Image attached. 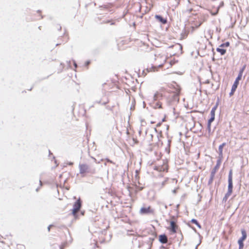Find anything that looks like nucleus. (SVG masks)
<instances>
[{"mask_svg":"<svg viewBox=\"0 0 249 249\" xmlns=\"http://www.w3.org/2000/svg\"><path fill=\"white\" fill-rule=\"evenodd\" d=\"M79 173L82 175V177L85 176L86 173H89L94 174L96 172V170L94 168H91L87 164H81L79 165Z\"/></svg>","mask_w":249,"mask_h":249,"instance_id":"f257e3e1","label":"nucleus"},{"mask_svg":"<svg viewBox=\"0 0 249 249\" xmlns=\"http://www.w3.org/2000/svg\"><path fill=\"white\" fill-rule=\"evenodd\" d=\"M82 207V201L79 198L73 204V208L72 209V214L75 217H77V213L80 211Z\"/></svg>","mask_w":249,"mask_h":249,"instance_id":"f03ea898","label":"nucleus"},{"mask_svg":"<svg viewBox=\"0 0 249 249\" xmlns=\"http://www.w3.org/2000/svg\"><path fill=\"white\" fill-rule=\"evenodd\" d=\"M179 92H173L167 98V102L169 104L178 103L179 101Z\"/></svg>","mask_w":249,"mask_h":249,"instance_id":"7ed1b4c3","label":"nucleus"},{"mask_svg":"<svg viewBox=\"0 0 249 249\" xmlns=\"http://www.w3.org/2000/svg\"><path fill=\"white\" fill-rule=\"evenodd\" d=\"M242 236L239 238L238 241L239 244V249H243L244 247V241L247 238L246 231L244 229L241 230Z\"/></svg>","mask_w":249,"mask_h":249,"instance_id":"20e7f679","label":"nucleus"},{"mask_svg":"<svg viewBox=\"0 0 249 249\" xmlns=\"http://www.w3.org/2000/svg\"><path fill=\"white\" fill-rule=\"evenodd\" d=\"M233 189V183H232V170L231 169L229 171L228 176V191L229 193H232Z\"/></svg>","mask_w":249,"mask_h":249,"instance_id":"39448f33","label":"nucleus"},{"mask_svg":"<svg viewBox=\"0 0 249 249\" xmlns=\"http://www.w3.org/2000/svg\"><path fill=\"white\" fill-rule=\"evenodd\" d=\"M241 79V78L238 77H237L236 78L235 80L234 81V82L232 86L231 92L229 93V95L230 96H232L234 94V93L235 91V90L237 88V86L239 84V81Z\"/></svg>","mask_w":249,"mask_h":249,"instance_id":"423d86ee","label":"nucleus"},{"mask_svg":"<svg viewBox=\"0 0 249 249\" xmlns=\"http://www.w3.org/2000/svg\"><path fill=\"white\" fill-rule=\"evenodd\" d=\"M140 213L142 214H149L154 213V210H152L150 206L148 207H142L140 210Z\"/></svg>","mask_w":249,"mask_h":249,"instance_id":"0eeeda50","label":"nucleus"},{"mask_svg":"<svg viewBox=\"0 0 249 249\" xmlns=\"http://www.w3.org/2000/svg\"><path fill=\"white\" fill-rule=\"evenodd\" d=\"M218 106V102H217L215 105L213 107L211 110V117L208 120L210 122H213L215 119V111Z\"/></svg>","mask_w":249,"mask_h":249,"instance_id":"6e6552de","label":"nucleus"},{"mask_svg":"<svg viewBox=\"0 0 249 249\" xmlns=\"http://www.w3.org/2000/svg\"><path fill=\"white\" fill-rule=\"evenodd\" d=\"M177 226L174 221L171 220L170 222V228L169 230L173 233H176L177 232Z\"/></svg>","mask_w":249,"mask_h":249,"instance_id":"1a4fd4ad","label":"nucleus"},{"mask_svg":"<svg viewBox=\"0 0 249 249\" xmlns=\"http://www.w3.org/2000/svg\"><path fill=\"white\" fill-rule=\"evenodd\" d=\"M221 160H222V158H218V159H217V160L216 161V164L215 166L214 167V168L211 171V172H213V173H214V174L216 173L217 170L219 169V166L221 164Z\"/></svg>","mask_w":249,"mask_h":249,"instance_id":"9d476101","label":"nucleus"},{"mask_svg":"<svg viewBox=\"0 0 249 249\" xmlns=\"http://www.w3.org/2000/svg\"><path fill=\"white\" fill-rule=\"evenodd\" d=\"M156 19L163 24H165L167 22L166 18H164L161 16L159 15H156L155 16Z\"/></svg>","mask_w":249,"mask_h":249,"instance_id":"9b49d317","label":"nucleus"},{"mask_svg":"<svg viewBox=\"0 0 249 249\" xmlns=\"http://www.w3.org/2000/svg\"><path fill=\"white\" fill-rule=\"evenodd\" d=\"M159 241L162 244H166L168 241V238L165 234H162L159 235Z\"/></svg>","mask_w":249,"mask_h":249,"instance_id":"f8f14e48","label":"nucleus"},{"mask_svg":"<svg viewBox=\"0 0 249 249\" xmlns=\"http://www.w3.org/2000/svg\"><path fill=\"white\" fill-rule=\"evenodd\" d=\"M226 143L225 142H223L219 146V147H218L219 157H218V158H222V157H223V147L226 145Z\"/></svg>","mask_w":249,"mask_h":249,"instance_id":"ddd939ff","label":"nucleus"},{"mask_svg":"<svg viewBox=\"0 0 249 249\" xmlns=\"http://www.w3.org/2000/svg\"><path fill=\"white\" fill-rule=\"evenodd\" d=\"M163 95L161 93L156 92L154 95V100L155 101H159L162 99Z\"/></svg>","mask_w":249,"mask_h":249,"instance_id":"4468645a","label":"nucleus"},{"mask_svg":"<svg viewBox=\"0 0 249 249\" xmlns=\"http://www.w3.org/2000/svg\"><path fill=\"white\" fill-rule=\"evenodd\" d=\"M171 47L174 48L176 50H178L181 53H182V46L180 44L177 43L174 45H173V46H171L170 47V48H171Z\"/></svg>","mask_w":249,"mask_h":249,"instance_id":"2eb2a0df","label":"nucleus"},{"mask_svg":"<svg viewBox=\"0 0 249 249\" xmlns=\"http://www.w3.org/2000/svg\"><path fill=\"white\" fill-rule=\"evenodd\" d=\"M216 51L220 53L221 55H224L226 53V50L220 47H218L216 49Z\"/></svg>","mask_w":249,"mask_h":249,"instance_id":"dca6fc26","label":"nucleus"},{"mask_svg":"<svg viewBox=\"0 0 249 249\" xmlns=\"http://www.w3.org/2000/svg\"><path fill=\"white\" fill-rule=\"evenodd\" d=\"M246 67V65H244L239 70L237 77L242 78L243 73Z\"/></svg>","mask_w":249,"mask_h":249,"instance_id":"f3484780","label":"nucleus"},{"mask_svg":"<svg viewBox=\"0 0 249 249\" xmlns=\"http://www.w3.org/2000/svg\"><path fill=\"white\" fill-rule=\"evenodd\" d=\"M102 100L103 102V103H102V105H106L109 102V99L105 95H104L102 96Z\"/></svg>","mask_w":249,"mask_h":249,"instance_id":"a211bd4d","label":"nucleus"},{"mask_svg":"<svg viewBox=\"0 0 249 249\" xmlns=\"http://www.w3.org/2000/svg\"><path fill=\"white\" fill-rule=\"evenodd\" d=\"M215 174L214 173H213V172H211V175H210V178L208 180V185H211L213 181V178H214V176H215Z\"/></svg>","mask_w":249,"mask_h":249,"instance_id":"6ab92c4d","label":"nucleus"},{"mask_svg":"<svg viewBox=\"0 0 249 249\" xmlns=\"http://www.w3.org/2000/svg\"><path fill=\"white\" fill-rule=\"evenodd\" d=\"M191 222L193 224H195L198 228H199V229L201 228V225L199 223V222H198V221L196 219H192L191 220Z\"/></svg>","mask_w":249,"mask_h":249,"instance_id":"aec40b11","label":"nucleus"},{"mask_svg":"<svg viewBox=\"0 0 249 249\" xmlns=\"http://www.w3.org/2000/svg\"><path fill=\"white\" fill-rule=\"evenodd\" d=\"M153 107L154 108H162V105L160 102L159 101L157 102L153 105Z\"/></svg>","mask_w":249,"mask_h":249,"instance_id":"412c9836","label":"nucleus"},{"mask_svg":"<svg viewBox=\"0 0 249 249\" xmlns=\"http://www.w3.org/2000/svg\"><path fill=\"white\" fill-rule=\"evenodd\" d=\"M231 193H229L227 192L226 194L225 195V196H224L222 201L223 202H226L229 197L231 195Z\"/></svg>","mask_w":249,"mask_h":249,"instance_id":"4be33fe9","label":"nucleus"},{"mask_svg":"<svg viewBox=\"0 0 249 249\" xmlns=\"http://www.w3.org/2000/svg\"><path fill=\"white\" fill-rule=\"evenodd\" d=\"M230 42L227 41V42H226L225 43L221 44L219 45V47L223 48L224 47H228L230 46Z\"/></svg>","mask_w":249,"mask_h":249,"instance_id":"5701e85b","label":"nucleus"},{"mask_svg":"<svg viewBox=\"0 0 249 249\" xmlns=\"http://www.w3.org/2000/svg\"><path fill=\"white\" fill-rule=\"evenodd\" d=\"M102 103H103L102 102V98L99 100H95L94 103H93V105H92L91 106V107H94V105L95 104H100V105H102Z\"/></svg>","mask_w":249,"mask_h":249,"instance_id":"b1692460","label":"nucleus"},{"mask_svg":"<svg viewBox=\"0 0 249 249\" xmlns=\"http://www.w3.org/2000/svg\"><path fill=\"white\" fill-rule=\"evenodd\" d=\"M213 122H210L209 121H208V124H207V130H208V132L210 133L211 132V123H212Z\"/></svg>","mask_w":249,"mask_h":249,"instance_id":"393cba45","label":"nucleus"},{"mask_svg":"<svg viewBox=\"0 0 249 249\" xmlns=\"http://www.w3.org/2000/svg\"><path fill=\"white\" fill-rule=\"evenodd\" d=\"M219 7H220V6H219L217 8L216 10V11H215V12H212V13H211V14H212L213 16H215V15H216L218 14V13Z\"/></svg>","mask_w":249,"mask_h":249,"instance_id":"a878e982","label":"nucleus"},{"mask_svg":"<svg viewBox=\"0 0 249 249\" xmlns=\"http://www.w3.org/2000/svg\"><path fill=\"white\" fill-rule=\"evenodd\" d=\"M170 147H168V146H167L166 148H165V151L167 153H170Z\"/></svg>","mask_w":249,"mask_h":249,"instance_id":"bb28decb","label":"nucleus"},{"mask_svg":"<svg viewBox=\"0 0 249 249\" xmlns=\"http://www.w3.org/2000/svg\"><path fill=\"white\" fill-rule=\"evenodd\" d=\"M106 160L107 162H109V163H112V164H115V163H114L113 161H112V160H109V159H108V158H107V159H106Z\"/></svg>","mask_w":249,"mask_h":249,"instance_id":"cd10ccee","label":"nucleus"},{"mask_svg":"<svg viewBox=\"0 0 249 249\" xmlns=\"http://www.w3.org/2000/svg\"><path fill=\"white\" fill-rule=\"evenodd\" d=\"M90 61L88 60L85 62V66H88L90 64Z\"/></svg>","mask_w":249,"mask_h":249,"instance_id":"c85d7f7f","label":"nucleus"},{"mask_svg":"<svg viewBox=\"0 0 249 249\" xmlns=\"http://www.w3.org/2000/svg\"><path fill=\"white\" fill-rule=\"evenodd\" d=\"M171 142V140L168 139V144H167V146H168V147H170Z\"/></svg>","mask_w":249,"mask_h":249,"instance_id":"c756f323","label":"nucleus"},{"mask_svg":"<svg viewBox=\"0 0 249 249\" xmlns=\"http://www.w3.org/2000/svg\"><path fill=\"white\" fill-rule=\"evenodd\" d=\"M73 65L75 68L77 67V65L74 60H73Z\"/></svg>","mask_w":249,"mask_h":249,"instance_id":"7c9ffc66","label":"nucleus"},{"mask_svg":"<svg viewBox=\"0 0 249 249\" xmlns=\"http://www.w3.org/2000/svg\"><path fill=\"white\" fill-rule=\"evenodd\" d=\"M201 242V240H200V241H199V243L196 247L195 249H197V247L200 244Z\"/></svg>","mask_w":249,"mask_h":249,"instance_id":"2f4dec72","label":"nucleus"},{"mask_svg":"<svg viewBox=\"0 0 249 249\" xmlns=\"http://www.w3.org/2000/svg\"><path fill=\"white\" fill-rule=\"evenodd\" d=\"M53 225H50L48 227V231H50V229H51V227Z\"/></svg>","mask_w":249,"mask_h":249,"instance_id":"473e14b6","label":"nucleus"},{"mask_svg":"<svg viewBox=\"0 0 249 249\" xmlns=\"http://www.w3.org/2000/svg\"><path fill=\"white\" fill-rule=\"evenodd\" d=\"M67 164H68V165H69L71 166V165H72L73 164V162H68Z\"/></svg>","mask_w":249,"mask_h":249,"instance_id":"72a5a7b5","label":"nucleus"},{"mask_svg":"<svg viewBox=\"0 0 249 249\" xmlns=\"http://www.w3.org/2000/svg\"><path fill=\"white\" fill-rule=\"evenodd\" d=\"M138 173H139V171H138V170H136V176H136V178H137V176H138Z\"/></svg>","mask_w":249,"mask_h":249,"instance_id":"f704fd0d","label":"nucleus"},{"mask_svg":"<svg viewBox=\"0 0 249 249\" xmlns=\"http://www.w3.org/2000/svg\"><path fill=\"white\" fill-rule=\"evenodd\" d=\"M39 185L40 186L42 185V182L40 179L39 180Z\"/></svg>","mask_w":249,"mask_h":249,"instance_id":"c9c22d12","label":"nucleus"},{"mask_svg":"<svg viewBox=\"0 0 249 249\" xmlns=\"http://www.w3.org/2000/svg\"><path fill=\"white\" fill-rule=\"evenodd\" d=\"M59 249H64V247L62 246H59Z\"/></svg>","mask_w":249,"mask_h":249,"instance_id":"e433bc0d","label":"nucleus"},{"mask_svg":"<svg viewBox=\"0 0 249 249\" xmlns=\"http://www.w3.org/2000/svg\"><path fill=\"white\" fill-rule=\"evenodd\" d=\"M61 29V26L60 25H58V30H60Z\"/></svg>","mask_w":249,"mask_h":249,"instance_id":"4c0bfd02","label":"nucleus"},{"mask_svg":"<svg viewBox=\"0 0 249 249\" xmlns=\"http://www.w3.org/2000/svg\"><path fill=\"white\" fill-rule=\"evenodd\" d=\"M164 208H165V209H167V206L166 204H164Z\"/></svg>","mask_w":249,"mask_h":249,"instance_id":"58836bf2","label":"nucleus"},{"mask_svg":"<svg viewBox=\"0 0 249 249\" xmlns=\"http://www.w3.org/2000/svg\"><path fill=\"white\" fill-rule=\"evenodd\" d=\"M173 193H176V190L175 189H174V190H173Z\"/></svg>","mask_w":249,"mask_h":249,"instance_id":"ea45409f","label":"nucleus"},{"mask_svg":"<svg viewBox=\"0 0 249 249\" xmlns=\"http://www.w3.org/2000/svg\"><path fill=\"white\" fill-rule=\"evenodd\" d=\"M160 123H158V124H157V126H160Z\"/></svg>","mask_w":249,"mask_h":249,"instance_id":"a19ab883","label":"nucleus"},{"mask_svg":"<svg viewBox=\"0 0 249 249\" xmlns=\"http://www.w3.org/2000/svg\"><path fill=\"white\" fill-rule=\"evenodd\" d=\"M174 63H175V62H170L171 65H172L173 64H174Z\"/></svg>","mask_w":249,"mask_h":249,"instance_id":"79ce46f5","label":"nucleus"},{"mask_svg":"<svg viewBox=\"0 0 249 249\" xmlns=\"http://www.w3.org/2000/svg\"><path fill=\"white\" fill-rule=\"evenodd\" d=\"M193 230H194V231L196 232V229L195 228H193Z\"/></svg>","mask_w":249,"mask_h":249,"instance_id":"37998d69","label":"nucleus"},{"mask_svg":"<svg viewBox=\"0 0 249 249\" xmlns=\"http://www.w3.org/2000/svg\"><path fill=\"white\" fill-rule=\"evenodd\" d=\"M39 188L38 187L37 188H36V191L37 192L39 190Z\"/></svg>","mask_w":249,"mask_h":249,"instance_id":"c03bdc74","label":"nucleus"},{"mask_svg":"<svg viewBox=\"0 0 249 249\" xmlns=\"http://www.w3.org/2000/svg\"><path fill=\"white\" fill-rule=\"evenodd\" d=\"M60 44H59V43H57V44L55 45V46H57L59 45Z\"/></svg>","mask_w":249,"mask_h":249,"instance_id":"a18cd8bd","label":"nucleus"},{"mask_svg":"<svg viewBox=\"0 0 249 249\" xmlns=\"http://www.w3.org/2000/svg\"><path fill=\"white\" fill-rule=\"evenodd\" d=\"M165 118H164L162 120V122H164V121H165Z\"/></svg>","mask_w":249,"mask_h":249,"instance_id":"49530a36","label":"nucleus"},{"mask_svg":"<svg viewBox=\"0 0 249 249\" xmlns=\"http://www.w3.org/2000/svg\"><path fill=\"white\" fill-rule=\"evenodd\" d=\"M198 234L199 235V236L200 237H201V236L200 235V234L199 233H198Z\"/></svg>","mask_w":249,"mask_h":249,"instance_id":"de8ad7c7","label":"nucleus"},{"mask_svg":"<svg viewBox=\"0 0 249 249\" xmlns=\"http://www.w3.org/2000/svg\"><path fill=\"white\" fill-rule=\"evenodd\" d=\"M51 154H52V153H51V151L49 150V155H51Z\"/></svg>","mask_w":249,"mask_h":249,"instance_id":"09e8293b","label":"nucleus"},{"mask_svg":"<svg viewBox=\"0 0 249 249\" xmlns=\"http://www.w3.org/2000/svg\"><path fill=\"white\" fill-rule=\"evenodd\" d=\"M216 30L218 31V32H220V30H219V29H218V28H216Z\"/></svg>","mask_w":249,"mask_h":249,"instance_id":"8fccbe9b","label":"nucleus"},{"mask_svg":"<svg viewBox=\"0 0 249 249\" xmlns=\"http://www.w3.org/2000/svg\"><path fill=\"white\" fill-rule=\"evenodd\" d=\"M216 30L218 31V32H220V30H219V29H218V28H216Z\"/></svg>","mask_w":249,"mask_h":249,"instance_id":"3c124183","label":"nucleus"},{"mask_svg":"<svg viewBox=\"0 0 249 249\" xmlns=\"http://www.w3.org/2000/svg\"><path fill=\"white\" fill-rule=\"evenodd\" d=\"M216 30L218 31V32H220V30H219V29H218V28H216Z\"/></svg>","mask_w":249,"mask_h":249,"instance_id":"603ef678","label":"nucleus"},{"mask_svg":"<svg viewBox=\"0 0 249 249\" xmlns=\"http://www.w3.org/2000/svg\"><path fill=\"white\" fill-rule=\"evenodd\" d=\"M141 130H140V131H139V134H141Z\"/></svg>","mask_w":249,"mask_h":249,"instance_id":"864d4df0","label":"nucleus"},{"mask_svg":"<svg viewBox=\"0 0 249 249\" xmlns=\"http://www.w3.org/2000/svg\"><path fill=\"white\" fill-rule=\"evenodd\" d=\"M81 214L83 215L84 214V212H82Z\"/></svg>","mask_w":249,"mask_h":249,"instance_id":"5fc2aeb1","label":"nucleus"},{"mask_svg":"<svg viewBox=\"0 0 249 249\" xmlns=\"http://www.w3.org/2000/svg\"><path fill=\"white\" fill-rule=\"evenodd\" d=\"M214 60H215V59H214V57H213V61H214Z\"/></svg>","mask_w":249,"mask_h":249,"instance_id":"6e6d98bb","label":"nucleus"},{"mask_svg":"<svg viewBox=\"0 0 249 249\" xmlns=\"http://www.w3.org/2000/svg\"><path fill=\"white\" fill-rule=\"evenodd\" d=\"M38 12H40V10H38L37 11Z\"/></svg>","mask_w":249,"mask_h":249,"instance_id":"4d7b16f0","label":"nucleus"}]
</instances>
